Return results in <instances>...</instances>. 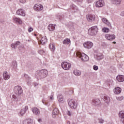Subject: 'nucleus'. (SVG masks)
I'll return each instance as SVG.
<instances>
[{
	"mask_svg": "<svg viewBox=\"0 0 124 124\" xmlns=\"http://www.w3.org/2000/svg\"><path fill=\"white\" fill-rule=\"evenodd\" d=\"M48 75V71L46 69H43L39 71H37L35 76L36 78L38 79H44L46 78Z\"/></svg>",
	"mask_w": 124,
	"mask_h": 124,
	"instance_id": "nucleus-1",
	"label": "nucleus"
},
{
	"mask_svg": "<svg viewBox=\"0 0 124 124\" xmlns=\"http://www.w3.org/2000/svg\"><path fill=\"white\" fill-rule=\"evenodd\" d=\"M77 56L78 58H80L82 62H88L89 60V56L84 53H81L80 52H78L77 53Z\"/></svg>",
	"mask_w": 124,
	"mask_h": 124,
	"instance_id": "nucleus-2",
	"label": "nucleus"
},
{
	"mask_svg": "<svg viewBox=\"0 0 124 124\" xmlns=\"http://www.w3.org/2000/svg\"><path fill=\"white\" fill-rule=\"evenodd\" d=\"M68 101V105L71 109H74V110L77 109V107H78V103L77 102L75 101L74 99H71Z\"/></svg>",
	"mask_w": 124,
	"mask_h": 124,
	"instance_id": "nucleus-3",
	"label": "nucleus"
},
{
	"mask_svg": "<svg viewBox=\"0 0 124 124\" xmlns=\"http://www.w3.org/2000/svg\"><path fill=\"white\" fill-rule=\"evenodd\" d=\"M98 31V28L97 26H93L89 29L88 32L90 35H95L97 34Z\"/></svg>",
	"mask_w": 124,
	"mask_h": 124,
	"instance_id": "nucleus-4",
	"label": "nucleus"
},
{
	"mask_svg": "<svg viewBox=\"0 0 124 124\" xmlns=\"http://www.w3.org/2000/svg\"><path fill=\"white\" fill-rule=\"evenodd\" d=\"M61 66L64 70H69L70 68H71V63L63 62L62 63Z\"/></svg>",
	"mask_w": 124,
	"mask_h": 124,
	"instance_id": "nucleus-5",
	"label": "nucleus"
},
{
	"mask_svg": "<svg viewBox=\"0 0 124 124\" xmlns=\"http://www.w3.org/2000/svg\"><path fill=\"white\" fill-rule=\"evenodd\" d=\"M14 92L17 95H20L23 93L22 87L20 86H15L14 89Z\"/></svg>",
	"mask_w": 124,
	"mask_h": 124,
	"instance_id": "nucleus-6",
	"label": "nucleus"
},
{
	"mask_svg": "<svg viewBox=\"0 0 124 124\" xmlns=\"http://www.w3.org/2000/svg\"><path fill=\"white\" fill-rule=\"evenodd\" d=\"M28 109H29V107H28V106H26L25 107V108H22L20 110V111L18 113L19 116H20V117H22V116H24V115L26 114V112L28 111Z\"/></svg>",
	"mask_w": 124,
	"mask_h": 124,
	"instance_id": "nucleus-7",
	"label": "nucleus"
},
{
	"mask_svg": "<svg viewBox=\"0 0 124 124\" xmlns=\"http://www.w3.org/2000/svg\"><path fill=\"white\" fill-rule=\"evenodd\" d=\"M93 46V44L92 42H86L83 44L84 48H86V49H91Z\"/></svg>",
	"mask_w": 124,
	"mask_h": 124,
	"instance_id": "nucleus-8",
	"label": "nucleus"
},
{
	"mask_svg": "<svg viewBox=\"0 0 124 124\" xmlns=\"http://www.w3.org/2000/svg\"><path fill=\"white\" fill-rule=\"evenodd\" d=\"M105 5V3L103 0H99L96 2V7H103Z\"/></svg>",
	"mask_w": 124,
	"mask_h": 124,
	"instance_id": "nucleus-9",
	"label": "nucleus"
},
{
	"mask_svg": "<svg viewBox=\"0 0 124 124\" xmlns=\"http://www.w3.org/2000/svg\"><path fill=\"white\" fill-rule=\"evenodd\" d=\"M34 9L35 11H41L43 10V6L40 4H36L34 6Z\"/></svg>",
	"mask_w": 124,
	"mask_h": 124,
	"instance_id": "nucleus-10",
	"label": "nucleus"
},
{
	"mask_svg": "<svg viewBox=\"0 0 124 124\" xmlns=\"http://www.w3.org/2000/svg\"><path fill=\"white\" fill-rule=\"evenodd\" d=\"M105 38L108 40L112 41V40H114L116 38V37L114 34H107L105 35Z\"/></svg>",
	"mask_w": 124,
	"mask_h": 124,
	"instance_id": "nucleus-11",
	"label": "nucleus"
},
{
	"mask_svg": "<svg viewBox=\"0 0 124 124\" xmlns=\"http://www.w3.org/2000/svg\"><path fill=\"white\" fill-rule=\"evenodd\" d=\"M100 103H101V102H100V100L98 98H94L92 100V104L93 105H94V106L100 105Z\"/></svg>",
	"mask_w": 124,
	"mask_h": 124,
	"instance_id": "nucleus-12",
	"label": "nucleus"
},
{
	"mask_svg": "<svg viewBox=\"0 0 124 124\" xmlns=\"http://www.w3.org/2000/svg\"><path fill=\"white\" fill-rule=\"evenodd\" d=\"M86 17L89 22H93V21H94L95 19V16L94 15H88Z\"/></svg>",
	"mask_w": 124,
	"mask_h": 124,
	"instance_id": "nucleus-13",
	"label": "nucleus"
},
{
	"mask_svg": "<svg viewBox=\"0 0 124 124\" xmlns=\"http://www.w3.org/2000/svg\"><path fill=\"white\" fill-rule=\"evenodd\" d=\"M31 110L34 115H36V116H39V114H40V111L39 110V109L37 108L36 107H35L32 108Z\"/></svg>",
	"mask_w": 124,
	"mask_h": 124,
	"instance_id": "nucleus-14",
	"label": "nucleus"
},
{
	"mask_svg": "<svg viewBox=\"0 0 124 124\" xmlns=\"http://www.w3.org/2000/svg\"><path fill=\"white\" fill-rule=\"evenodd\" d=\"M103 58H104V56L102 53H97L94 56L95 59L97 61H100L101 60H102Z\"/></svg>",
	"mask_w": 124,
	"mask_h": 124,
	"instance_id": "nucleus-15",
	"label": "nucleus"
},
{
	"mask_svg": "<svg viewBox=\"0 0 124 124\" xmlns=\"http://www.w3.org/2000/svg\"><path fill=\"white\" fill-rule=\"evenodd\" d=\"M113 93L115 94H120L122 93V88L119 87H115L113 90Z\"/></svg>",
	"mask_w": 124,
	"mask_h": 124,
	"instance_id": "nucleus-16",
	"label": "nucleus"
},
{
	"mask_svg": "<svg viewBox=\"0 0 124 124\" xmlns=\"http://www.w3.org/2000/svg\"><path fill=\"white\" fill-rule=\"evenodd\" d=\"M24 77L26 79L28 85H31V78L26 74H24Z\"/></svg>",
	"mask_w": 124,
	"mask_h": 124,
	"instance_id": "nucleus-17",
	"label": "nucleus"
},
{
	"mask_svg": "<svg viewBox=\"0 0 124 124\" xmlns=\"http://www.w3.org/2000/svg\"><path fill=\"white\" fill-rule=\"evenodd\" d=\"M16 14L17 15H20L21 16H26V14L25 13V11L23 9H18L16 12Z\"/></svg>",
	"mask_w": 124,
	"mask_h": 124,
	"instance_id": "nucleus-18",
	"label": "nucleus"
},
{
	"mask_svg": "<svg viewBox=\"0 0 124 124\" xmlns=\"http://www.w3.org/2000/svg\"><path fill=\"white\" fill-rule=\"evenodd\" d=\"M119 117L121 119V122H122V123L124 124V111H120Z\"/></svg>",
	"mask_w": 124,
	"mask_h": 124,
	"instance_id": "nucleus-19",
	"label": "nucleus"
},
{
	"mask_svg": "<svg viewBox=\"0 0 124 124\" xmlns=\"http://www.w3.org/2000/svg\"><path fill=\"white\" fill-rule=\"evenodd\" d=\"M116 79L118 82H124V76L119 75L116 77Z\"/></svg>",
	"mask_w": 124,
	"mask_h": 124,
	"instance_id": "nucleus-20",
	"label": "nucleus"
},
{
	"mask_svg": "<svg viewBox=\"0 0 124 124\" xmlns=\"http://www.w3.org/2000/svg\"><path fill=\"white\" fill-rule=\"evenodd\" d=\"M20 41H16L15 43H13L11 44L12 48L14 49H16L17 48V46L20 45Z\"/></svg>",
	"mask_w": 124,
	"mask_h": 124,
	"instance_id": "nucleus-21",
	"label": "nucleus"
},
{
	"mask_svg": "<svg viewBox=\"0 0 124 124\" xmlns=\"http://www.w3.org/2000/svg\"><path fill=\"white\" fill-rule=\"evenodd\" d=\"M3 77L4 80H8L10 78V76L8 75V73L7 72H4L3 74Z\"/></svg>",
	"mask_w": 124,
	"mask_h": 124,
	"instance_id": "nucleus-22",
	"label": "nucleus"
},
{
	"mask_svg": "<svg viewBox=\"0 0 124 124\" xmlns=\"http://www.w3.org/2000/svg\"><path fill=\"white\" fill-rule=\"evenodd\" d=\"M47 40L46 36L43 37L40 40V43L42 45H44V44H45L47 42Z\"/></svg>",
	"mask_w": 124,
	"mask_h": 124,
	"instance_id": "nucleus-23",
	"label": "nucleus"
},
{
	"mask_svg": "<svg viewBox=\"0 0 124 124\" xmlns=\"http://www.w3.org/2000/svg\"><path fill=\"white\" fill-rule=\"evenodd\" d=\"M58 114H59V109L57 108H54L52 111V117L55 118V116H57Z\"/></svg>",
	"mask_w": 124,
	"mask_h": 124,
	"instance_id": "nucleus-24",
	"label": "nucleus"
},
{
	"mask_svg": "<svg viewBox=\"0 0 124 124\" xmlns=\"http://www.w3.org/2000/svg\"><path fill=\"white\" fill-rule=\"evenodd\" d=\"M13 20H14V22L15 23H16V24H21L22 23V20H21V19L20 18H17V17H14L13 18Z\"/></svg>",
	"mask_w": 124,
	"mask_h": 124,
	"instance_id": "nucleus-25",
	"label": "nucleus"
},
{
	"mask_svg": "<svg viewBox=\"0 0 124 124\" xmlns=\"http://www.w3.org/2000/svg\"><path fill=\"white\" fill-rule=\"evenodd\" d=\"M23 124H32V120L28 119L23 121Z\"/></svg>",
	"mask_w": 124,
	"mask_h": 124,
	"instance_id": "nucleus-26",
	"label": "nucleus"
},
{
	"mask_svg": "<svg viewBox=\"0 0 124 124\" xmlns=\"http://www.w3.org/2000/svg\"><path fill=\"white\" fill-rule=\"evenodd\" d=\"M73 73L76 76H80V75H81V71L79 70H74L73 71Z\"/></svg>",
	"mask_w": 124,
	"mask_h": 124,
	"instance_id": "nucleus-27",
	"label": "nucleus"
},
{
	"mask_svg": "<svg viewBox=\"0 0 124 124\" xmlns=\"http://www.w3.org/2000/svg\"><path fill=\"white\" fill-rule=\"evenodd\" d=\"M111 1L113 4H121L122 0H111Z\"/></svg>",
	"mask_w": 124,
	"mask_h": 124,
	"instance_id": "nucleus-28",
	"label": "nucleus"
},
{
	"mask_svg": "<svg viewBox=\"0 0 124 124\" xmlns=\"http://www.w3.org/2000/svg\"><path fill=\"white\" fill-rule=\"evenodd\" d=\"M49 31H52L55 30V24H49L48 26Z\"/></svg>",
	"mask_w": 124,
	"mask_h": 124,
	"instance_id": "nucleus-29",
	"label": "nucleus"
},
{
	"mask_svg": "<svg viewBox=\"0 0 124 124\" xmlns=\"http://www.w3.org/2000/svg\"><path fill=\"white\" fill-rule=\"evenodd\" d=\"M102 22L104 23V24H106V25H107V26H110V22L108 21V20L106 19V18H103L102 19Z\"/></svg>",
	"mask_w": 124,
	"mask_h": 124,
	"instance_id": "nucleus-30",
	"label": "nucleus"
},
{
	"mask_svg": "<svg viewBox=\"0 0 124 124\" xmlns=\"http://www.w3.org/2000/svg\"><path fill=\"white\" fill-rule=\"evenodd\" d=\"M104 100L106 103H109L110 102V97L107 95H105L104 96Z\"/></svg>",
	"mask_w": 124,
	"mask_h": 124,
	"instance_id": "nucleus-31",
	"label": "nucleus"
},
{
	"mask_svg": "<svg viewBox=\"0 0 124 124\" xmlns=\"http://www.w3.org/2000/svg\"><path fill=\"white\" fill-rule=\"evenodd\" d=\"M49 48L51 51H54L56 49V47L53 43H51L49 45Z\"/></svg>",
	"mask_w": 124,
	"mask_h": 124,
	"instance_id": "nucleus-32",
	"label": "nucleus"
},
{
	"mask_svg": "<svg viewBox=\"0 0 124 124\" xmlns=\"http://www.w3.org/2000/svg\"><path fill=\"white\" fill-rule=\"evenodd\" d=\"M63 44L67 45L70 44V39H66L63 41Z\"/></svg>",
	"mask_w": 124,
	"mask_h": 124,
	"instance_id": "nucleus-33",
	"label": "nucleus"
},
{
	"mask_svg": "<svg viewBox=\"0 0 124 124\" xmlns=\"http://www.w3.org/2000/svg\"><path fill=\"white\" fill-rule=\"evenodd\" d=\"M58 100L59 102H62H62H63V97L62 95L59 96L58 97Z\"/></svg>",
	"mask_w": 124,
	"mask_h": 124,
	"instance_id": "nucleus-34",
	"label": "nucleus"
},
{
	"mask_svg": "<svg viewBox=\"0 0 124 124\" xmlns=\"http://www.w3.org/2000/svg\"><path fill=\"white\" fill-rule=\"evenodd\" d=\"M14 68H17V62L16 61L13 62L12 63Z\"/></svg>",
	"mask_w": 124,
	"mask_h": 124,
	"instance_id": "nucleus-35",
	"label": "nucleus"
},
{
	"mask_svg": "<svg viewBox=\"0 0 124 124\" xmlns=\"http://www.w3.org/2000/svg\"><path fill=\"white\" fill-rule=\"evenodd\" d=\"M98 122L99 124H103L104 123V120H103L102 118H98Z\"/></svg>",
	"mask_w": 124,
	"mask_h": 124,
	"instance_id": "nucleus-36",
	"label": "nucleus"
},
{
	"mask_svg": "<svg viewBox=\"0 0 124 124\" xmlns=\"http://www.w3.org/2000/svg\"><path fill=\"white\" fill-rule=\"evenodd\" d=\"M102 31L103 32H109V29L108 28H104Z\"/></svg>",
	"mask_w": 124,
	"mask_h": 124,
	"instance_id": "nucleus-37",
	"label": "nucleus"
},
{
	"mask_svg": "<svg viewBox=\"0 0 124 124\" xmlns=\"http://www.w3.org/2000/svg\"><path fill=\"white\" fill-rule=\"evenodd\" d=\"M13 99H14L15 101H18V98H17V96L14 94L13 95Z\"/></svg>",
	"mask_w": 124,
	"mask_h": 124,
	"instance_id": "nucleus-38",
	"label": "nucleus"
},
{
	"mask_svg": "<svg viewBox=\"0 0 124 124\" xmlns=\"http://www.w3.org/2000/svg\"><path fill=\"white\" fill-rule=\"evenodd\" d=\"M116 99L118 101H122L124 100V96L117 97Z\"/></svg>",
	"mask_w": 124,
	"mask_h": 124,
	"instance_id": "nucleus-39",
	"label": "nucleus"
},
{
	"mask_svg": "<svg viewBox=\"0 0 124 124\" xmlns=\"http://www.w3.org/2000/svg\"><path fill=\"white\" fill-rule=\"evenodd\" d=\"M39 54H40V55H44L45 51L43 50H39Z\"/></svg>",
	"mask_w": 124,
	"mask_h": 124,
	"instance_id": "nucleus-40",
	"label": "nucleus"
},
{
	"mask_svg": "<svg viewBox=\"0 0 124 124\" xmlns=\"http://www.w3.org/2000/svg\"><path fill=\"white\" fill-rule=\"evenodd\" d=\"M33 31V29L31 27H29L28 31L29 32H31Z\"/></svg>",
	"mask_w": 124,
	"mask_h": 124,
	"instance_id": "nucleus-41",
	"label": "nucleus"
},
{
	"mask_svg": "<svg viewBox=\"0 0 124 124\" xmlns=\"http://www.w3.org/2000/svg\"><path fill=\"white\" fill-rule=\"evenodd\" d=\"M67 114L68 115V116H69L70 117H71V116H72V113H71V112H70V111L68 110L67 111Z\"/></svg>",
	"mask_w": 124,
	"mask_h": 124,
	"instance_id": "nucleus-42",
	"label": "nucleus"
},
{
	"mask_svg": "<svg viewBox=\"0 0 124 124\" xmlns=\"http://www.w3.org/2000/svg\"><path fill=\"white\" fill-rule=\"evenodd\" d=\"M93 69L94 70H97L98 69V66H97L96 65H94L93 66Z\"/></svg>",
	"mask_w": 124,
	"mask_h": 124,
	"instance_id": "nucleus-43",
	"label": "nucleus"
},
{
	"mask_svg": "<svg viewBox=\"0 0 124 124\" xmlns=\"http://www.w3.org/2000/svg\"><path fill=\"white\" fill-rule=\"evenodd\" d=\"M74 1H78V2H79L80 4L83 2V0H73Z\"/></svg>",
	"mask_w": 124,
	"mask_h": 124,
	"instance_id": "nucleus-44",
	"label": "nucleus"
},
{
	"mask_svg": "<svg viewBox=\"0 0 124 124\" xmlns=\"http://www.w3.org/2000/svg\"><path fill=\"white\" fill-rule=\"evenodd\" d=\"M93 1V0H87V2L88 3H92Z\"/></svg>",
	"mask_w": 124,
	"mask_h": 124,
	"instance_id": "nucleus-45",
	"label": "nucleus"
},
{
	"mask_svg": "<svg viewBox=\"0 0 124 124\" xmlns=\"http://www.w3.org/2000/svg\"><path fill=\"white\" fill-rule=\"evenodd\" d=\"M19 1L21 3H25V2H26V0H19Z\"/></svg>",
	"mask_w": 124,
	"mask_h": 124,
	"instance_id": "nucleus-46",
	"label": "nucleus"
},
{
	"mask_svg": "<svg viewBox=\"0 0 124 124\" xmlns=\"http://www.w3.org/2000/svg\"><path fill=\"white\" fill-rule=\"evenodd\" d=\"M33 85H34V87H37V86L38 85V84L36 82H34L33 83Z\"/></svg>",
	"mask_w": 124,
	"mask_h": 124,
	"instance_id": "nucleus-47",
	"label": "nucleus"
},
{
	"mask_svg": "<svg viewBox=\"0 0 124 124\" xmlns=\"http://www.w3.org/2000/svg\"><path fill=\"white\" fill-rule=\"evenodd\" d=\"M50 100H53L54 99V96H53V95L50 96Z\"/></svg>",
	"mask_w": 124,
	"mask_h": 124,
	"instance_id": "nucleus-48",
	"label": "nucleus"
},
{
	"mask_svg": "<svg viewBox=\"0 0 124 124\" xmlns=\"http://www.w3.org/2000/svg\"><path fill=\"white\" fill-rule=\"evenodd\" d=\"M121 16H124V11L122 12L121 14Z\"/></svg>",
	"mask_w": 124,
	"mask_h": 124,
	"instance_id": "nucleus-49",
	"label": "nucleus"
},
{
	"mask_svg": "<svg viewBox=\"0 0 124 124\" xmlns=\"http://www.w3.org/2000/svg\"><path fill=\"white\" fill-rule=\"evenodd\" d=\"M107 124H114V123L112 122H108Z\"/></svg>",
	"mask_w": 124,
	"mask_h": 124,
	"instance_id": "nucleus-50",
	"label": "nucleus"
},
{
	"mask_svg": "<svg viewBox=\"0 0 124 124\" xmlns=\"http://www.w3.org/2000/svg\"><path fill=\"white\" fill-rule=\"evenodd\" d=\"M41 121V119H40L38 120V122H39V123H40Z\"/></svg>",
	"mask_w": 124,
	"mask_h": 124,
	"instance_id": "nucleus-51",
	"label": "nucleus"
},
{
	"mask_svg": "<svg viewBox=\"0 0 124 124\" xmlns=\"http://www.w3.org/2000/svg\"><path fill=\"white\" fill-rule=\"evenodd\" d=\"M67 124H70V122L68 121V122H67Z\"/></svg>",
	"mask_w": 124,
	"mask_h": 124,
	"instance_id": "nucleus-52",
	"label": "nucleus"
},
{
	"mask_svg": "<svg viewBox=\"0 0 124 124\" xmlns=\"http://www.w3.org/2000/svg\"><path fill=\"white\" fill-rule=\"evenodd\" d=\"M42 102H43V103L44 104H45V103H44V100H42Z\"/></svg>",
	"mask_w": 124,
	"mask_h": 124,
	"instance_id": "nucleus-53",
	"label": "nucleus"
},
{
	"mask_svg": "<svg viewBox=\"0 0 124 124\" xmlns=\"http://www.w3.org/2000/svg\"><path fill=\"white\" fill-rule=\"evenodd\" d=\"M113 44H116V42H113Z\"/></svg>",
	"mask_w": 124,
	"mask_h": 124,
	"instance_id": "nucleus-54",
	"label": "nucleus"
},
{
	"mask_svg": "<svg viewBox=\"0 0 124 124\" xmlns=\"http://www.w3.org/2000/svg\"><path fill=\"white\" fill-rule=\"evenodd\" d=\"M34 36H36V34H34Z\"/></svg>",
	"mask_w": 124,
	"mask_h": 124,
	"instance_id": "nucleus-55",
	"label": "nucleus"
}]
</instances>
